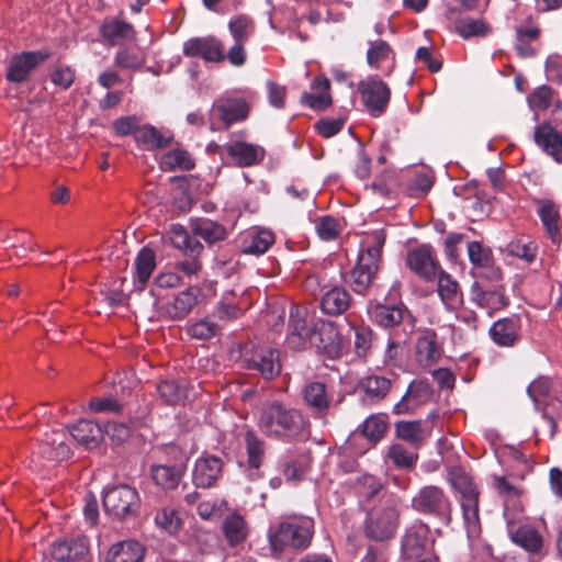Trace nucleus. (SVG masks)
<instances>
[{
    "instance_id": "nucleus-1",
    "label": "nucleus",
    "mask_w": 562,
    "mask_h": 562,
    "mask_svg": "<svg viewBox=\"0 0 562 562\" xmlns=\"http://www.w3.org/2000/svg\"><path fill=\"white\" fill-rule=\"evenodd\" d=\"M259 427L268 436L282 439L305 440L310 436V424L302 413L278 401L262 407Z\"/></svg>"
},
{
    "instance_id": "nucleus-2",
    "label": "nucleus",
    "mask_w": 562,
    "mask_h": 562,
    "mask_svg": "<svg viewBox=\"0 0 562 562\" xmlns=\"http://www.w3.org/2000/svg\"><path fill=\"white\" fill-rule=\"evenodd\" d=\"M385 239L383 229L373 231L363 239L357 265L350 272V282L355 292L362 294L371 285L379 271Z\"/></svg>"
},
{
    "instance_id": "nucleus-3",
    "label": "nucleus",
    "mask_w": 562,
    "mask_h": 562,
    "mask_svg": "<svg viewBox=\"0 0 562 562\" xmlns=\"http://www.w3.org/2000/svg\"><path fill=\"white\" fill-rule=\"evenodd\" d=\"M313 535L312 518H294L281 521L276 530L269 533V542L274 553H281L285 548L303 550L310 546Z\"/></svg>"
},
{
    "instance_id": "nucleus-4",
    "label": "nucleus",
    "mask_w": 562,
    "mask_h": 562,
    "mask_svg": "<svg viewBox=\"0 0 562 562\" xmlns=\"http://www.w3.org/2000/svg\"><path fill=\"white\" fill-rule=\"evenodd\" d=\"M451 485L460 494V504L465 529L469 536H477L481 531L479 516L480 492L471 476L462 470L451 472Z\"/></svg>"
},
{
    "instance_id": "nucleus-5",
    "label": "nucleus",
    "mask_w": 562,
    "mask_h": 562,
    "mask_svg": "<svg viewBox=\"0 0 562 562\" xmlns=\"http://www.w3.org/2000/svg\"><path fill=\"white\" fill-rule=\"evenodd\" d=\"M397 507L398 501L394 495H384L381 504L368 515L366 535L379 541L393 537L398 521Z\"/></svg>"
},
{
    "instance_id": "nucleus-6",
    "label": "nucleus",
    "mask_w": 562,
    "mask_h": 562,
    "mask_svg": "<svg viewBox=\"0 0 562 562\" xmlns=\"http://www.w3.org/2000/svg\"><path fill=\"white\" fill-rule=\"evenodd\" d=\"M412 508L423 515L439 519L445 525L451 521L452 506L442 488L426 485L412 498Z\"/></svg>"
},
{
    "instance_id": "nucleus-7",
    "label": "nucleus",
    "mask_w": 562,
    "mask_h": 562,
    "mask_svg": "<svg viewBox=\"0 0 562 562\" xmlns=\"http://www.w3.org/2000/svg\"><path fill=\"white\" fill-rule=\"evenodd\" d=\"M103 507L106 514L124 519L137 515L140 497L135 487L127 484L115 485L105 491Z\"/></svg>"
},
{
    "instance_id": "nucleus-8",
    "label": "nucleus",
    "mask_w": 562,
    "mask_h": 562,
    "mask_svg": "<svg viewBox=\"0 0 562 562\" xmlns=\"http://www.w3.org/2000/svg\"><path fill=\"white\" fill-rule=\"evenodd\" d=\"M241 361L247 370L258 372L262 379L268 381L276 379L282 370L280 351L270 347L245 348Z\"/></svg>"
},
{
    "instance_id": "nucleus-9",
    "label": "nucleus",
    "mask_w": 562,
    "mask_h": 562,
    "mask_svg": "<svg viewBox=\"0 0 562 562\" xmlns=\"http://www.w3.org/2000/svg\"><path fill=\"white\" fill-rule=\"evenodd\" d=\"M357 91L364 110L373 117L386 112L391 99L389 86L378 76H369L358 82Z\"/></svg>"
},
{
    "instance_id": "nucleus-10",
    "label": "nucleus",
    "mask_w": 562,
    "mask_h": 562,
    "mask_svg": "<svg viewBox=\"0 0 562 562\" xmlns=\"http://www.w3.org/2000/svg\"><path fill=\"white\" fill-rule=\"evenodd\" d=\"M50 56L52 53L47 49L13 54L7 64L5 79L12 83L26 82L32 72Z\"/></svg>"
},
{
    "instance_id": "nucleus-11",
    "label": "nucleus",
    "mask_w": 562,
    "mask_h": 562,
    "mask_svg": "<svg viewBox=\"0 0 562 562\" xmlns=\"http://www.w3.org/2000/svg\"><path fill=\"white\" fill-rule=\"evenodd\" d=\"M171 241L175 247L181 249L186 255L191 257L177 262L175 265L176 270L189 277L198 274L202 268V263L196 259V257L204 249L203 245L196 238L191 237L183 226L179 224L172 225Z\"/></svg>"
},
{
    "instance_id": "nucleus-12",
    "label": "nucleus",
    "mask_w": 562,
    "mask_h": 562,
    "mask_svg": "<svg viewBox=\"0 0 562 562\" xmlns=\"http://www.w3.org/2000/svg\"><path fill=\"white\" fill-rule=\"evenodd\" d=\"M406 263L415 274L426 282L435 281L442 269L434 248L426 244L408 250Z\"/></svg>"
},
{
    "instance_id": "nucleus-13",
    "label": "nucleus",
    "mask_w": 562,
    "mask_h": 562,
    "mask_svg": "<svg viewBox=\"0 0 562 562\" xmlns=\"http://www.w3.org/2000/svg\"><path fill=\"white\" fill-rule=\"evenodd\" d=\"M170 451L177 453L173 464L150 465V477L156 485L164 490H175L178 487L186 473L187 462L189 460L186 452L178 450L176 447L170 448Z\"/></svg>"
},
{
    "instance_id": "nucleus-14",
    "label": "nucleus",
    "mask_w": 562,
    "mask_h": 562,
    "mask_svg": "<svg viewBox=\"0 0 562 562\" xmlns=\"http://www.w3.org/2000/svg\"><path fill=\"white\" fill-rule=\"evenodd\" d=\"M224 462L214 454L202 453L194 462L192 483L198 488L215 486L223 473Z\"/></svg>"
},
{
    "instance_id": "nucleus-15",
    "label": "nucleus",
    "mask_w": 562,
    "mask_h": 562,
    "mask_svg": "<svg viewBox=\"0 0 562 562\" xmlns=\"http://www.w3.org/2000/svg\"><path fill=\"white\" fill-rule=\"evenodd\" d=\"M430 529L427 524L417 520L405 531L401 541V553L405 560L419 559L429 542Z\"/></svg>"
},
{
    "instance_id": "nucleus-16",
    "label": "nucleus",
    "mask_w": 562,
    "mask_h": 562,
    "mask_svg": "<svg viewBox=\"0 0 562 562\" xmlns=\"http://www.w3.org/2000/svg\"><path fill=\"white\" fill-rule=\"evenodd\" d=\"M186 57H201L207 63H221L225 59L224 45L214 36L192 37L183 44Z\"/></svg>"
},
{
    "instance_id": "nucleus-17",
    "label": "nucleus",
    "mask_w": 562,
    "mask_h": 562,
    "mask_svg": "<svg viewBox=\"0 0 562 562\" xmlns=\"http://www.w3.org/2000/svg\"><path fill=\"white\" fill-rule=\"evenodd\" d=\"M211 114L227 128L232 124L247 119L249 105L243 98L222 97L213 103Z\"/></svg>"
},
{
    "instance_id": "nucleus-18",
    "label": "nucleus",
    "mask_w": 562,
    "mask_h": 562,
    "mask_svg": "<svg viewBox=\"0 0 562 562\" xmlns=\"http://www.w3.org/2000/svg\"><path fill=\"white\" fill-rule=\"evenodd\" d=\"M202 291L199 286H189L179 292L171 302L161 306L160 311L165 318L180 321L187 317L198 304Z\"/></svg>"
},
{
    "instance_id": "nucleus-19",
    "label": "nucleus",
    "mask_w": 562,
    "mask_h": 562,
    "mask_svg": "<svg viewBox=\"0 0 562 562\" xmlns=\"http://www.w3.org/2000/svg\"><path fill=\"white\" fill-rule=\"evenodd\" d=\"M89 553V540L86 536L60 539L52 544L50 554L56 561H86Z\"/></svg>"
},
{
    "instance_id": "nucleus-20",
    "label": "nucleus",
    "mask_w": 562,
    "mask_h": 562,
    "mask_svg": "<svg viewBox=\"0 0 562 562\" xmlns=\"http://www.w3.org/2000/svg\"><path fill=\"white\" fill-rule=\"evenodd\" d=\"M432 389L426 380H414L409 383L405 394L394 405L393 413L403 415L413 413L418 406L430 401Z\"/></svg>"
},
{
    "instance_id": "nucleus-21",
    "label": "nucleus",
    "mask_w": 562,
    "mask_h": 562,
    "mask_svg": "<svg viewBox=\"0 0 562 562\" xmlns=\"http://www.w3.org/2000/svg\"><path fill=\"white\" fill-rule=\"evenodd\" d=\"M345 348L344 337L333 321L318 322V353L328 359H338Z\"/></svg>"
},
{
    "instance_id": "nucleus-22",
    "label": "nucleus",
    "mask_w": 562,
    "mask_h": 562,
    "mask_svg": "<svg viewBox=\"0 0 562 562\" xmlns=\"http://www.w3.org/2000/svg\"><path fill=\"white\" fill-rule=\"evenodd\" d=\"M520 329V317L513 314L494 322L488 329V335L496 346L510 348L519 341Z\"/></svg>"
},
{
    "instance_id": "nucleus-23",
    "label": "nucleus",
    "mask_w": 562,
    "mask_h": 562,
    "mask_svg": "<svg viewBox=\"0 0 562 562\" xmlns=\"http://www.w3.org/2000/svg\"><path fill=\"white\" fill-rule=\"evenodd\" d=\"M470 293L472 302L479 307L487 310L490 317L509 305V299L505 295L503 286L484 289L479 282H474Z\"/></svg>"
},
{
    "instance_id": "nucleus-24",
    "label": "nucleus",
    "mask_w": 562,
    "mask_h": 562,
    "mask_svg": "<svg viewBox=\"0 0 562 562\" xmlns=\"http://www.w3.org/2000/svg\"><path fill=\"white\" fill-rule=\"evenodd\" d=\"M225 150L235 165L240 168L259 165L266 156L263 147L243 140L226 144Z\"/></svg>"
},
{
    "instance_id": "nucleus-25",
    "label": "nucleus",
    "mask_w": 562,
    "mask_h": 562,
    "mask_svg": "<svg viewBox=\"0 0 562 562\" xmlns=\"http://www.w3.org/2000/svg\"><path fill=\"white\" fill-rule=\"evenodd\" d=\"M537 214L544 226V229L554 245H560L562 241L561 234V216L559 206L550 199H537Z\"/></svg>"
},
{
    "instance_id": "nucleus-26",
    "label": "nucleus",
    "mask_w": 562,
    "mask_h": 562,
    "mask_svg": "<svg viewBox=\"0 0 562 562\" xmlns=\"http://www.w3.org/2000/svg\"><path fill=\"white\" fill-rule=\"evenodd\" d=\"M37 456L47 461H63L70 457V448L67 443V432L53 430L45 435V439L38 445Z\"/></svg>"
},
{
    "instance_id": "nucleus-27",
    "label": "nucleus",
    "mask_w": 562,
    "mask_h": 562,
    "mask_svg": "<svg viewBox=\"0 0 562 562\" xmlns=\"http://www.w3.org/2000/svg\"><path fill=\"white\" fill-rule=\"evenodd\" d=\"M533 140L548 156L562 164V130L553 128L549 123L536 127Z\"/></svg>"
},
{
    "instance_id": "nucleus-28",
    "label": "nucleus",
    "mask_w": 562,
    "mask_h": 562,
    "mask_svg": "<svg viewBox=\"0 0 562 562\" xmlns=\"http://www.w3.org/2000/svg\"><path fill=\"white\" fill-rule=\"evenodd\" d=\"M100 33L111 46L133 42L136 38L134 26L116 18H108L100 26Z\"/></svg>"
},
{
    "instance_id": "nucleus-29",
    "label": "nucleus",
    "mask_w": 562,
    "mask_h": 562,
    "mask_svg": "<svg viewBox=\"0 0 562 562\" xmlns=\"http://www.w3.org/2000/svg\"><path fill=\"white\" fill-rule=\"evenodd\" d=\"M415 348L416 361L423 368L435 364L441 357V347L434 330H427L424 335L419 336Z\"/></svg>"
},
{
    "instance_id": "nucleus-30",
    "label": "nucleus",
    "mask_w": 562,
    "mask_h": 562,
    "mask_svg": "<svg viewBox=\"0 0 562 562\" xmlns=\"http://www.w3.org/2000/svg\"><path fill=\"white\" fill-rule=\"evenodd\" d=\"M507 530L510 540L526 551L537 553L541 550L542 537L533 527L528 525L517 526L515 522H508Z\"/></svg>"
},
{
    "instance_id": "nucleus-31",
    "label": "nucleus",
    "mask_w": 562,
    "mask_h": 562,
    "mask_svg": "<svg viewBox=\"0 0 562 562\" xmlns=\"http://www.w3.org/2000/svg\"><path fill=\"white\" fill-rule=\"evenodd\" d=\"M437 292L447 310H457L462 304V292L459 283L442 269L437 278Z\"/></svg>"
},
{
    "instance_id": "nucleus-32",
    "label": "nucleus",
    "mask_w": 562,
    "mask_h": 562,
    "mask_svg": "<svg viewBox=\"0 0 562 562\" xmlns=\"http://www.w3.org/2000/svg\"><path fill=\"white\" fill-rule=\"evenodd\" d=\"M145 548L135 540L114 543L108 551L105 562H143Z\"/></svg>"
},
{
    "instance_id": "nucleus-33",
    "label": "nucleus",
    "mask_w": 562,
    "mask_h": 562,
    "mask_svg": "<svg viewBox=\"0 0 562 562\" xmlns=\"http://www.w3.org/2000/svg\"><path fill=\"white\" fill-rule=\"evenodd\" d=\"M359 389L363 392L362 401L369 404H376L383 401L392 389V380L380 376L369 375L359 383Z\"/></svg>"
},
{
    "instance_id": "nucleus-34",
    "label": "nucleus",
    "mask_w": 562,
    "mask_h": 562,
    "mask_svg": "<svg viewBox=\"0 0 562 562\" xmlns=\"http://www.w3.org/2000/svg\"><path fill=\"white\" fill-rule=\"evenodd\" d=\"M245 450L247 453V470L251 479L258 476V471L263 464L266 443L254 430H247L244 436Z\"/></svg>"
},
{
    "instance_id": "nucleus-35",
    "label": "nucleus",
    "mask_w": 562,
    "mask_h": 562,
    "mask_svg": "<svg viewBox=\"0 0 562 562\" xmlns=\"http://www.w3.org/2000/svg\"><path fill=\"white\" fill-rule=\"evenodd\" d=\"M71 437L88 449L95 448L103 439L101 427L91 420H80L70 427Z\"/></svg>"
},
{
    "instance_id": "nucleus-36",
    "label": "nucleus",
    "mask_w": 562,
    "mask_h": 562,
    "mask_svg": "<svg viewBox=\"0 0 562 562\" xmlns=\"http://www.w3.org/2000/svg\"><path fill=\"white\" fill-rule=\"evenodd\" d=\"M192 237H201L207 244L212 245L217 241H222L227 237L226 228L212 220L198 218L191 224Z\"/></svg>"
},
{
    "instance_id": "nucleus-37",
    "label": "nucleus",
    "mask_w": 562,
    "mask_h": 562,
    "mask_svg": "<svg viewBox=\"0 0 562 562\" xmlns=\"http://www.w3.org/2000/svg\"><path fill=\"white\" fill-rule=\"evenodd\" d=\"M404 311L402 305L376 304L370 310V317L378 326L392 328L402 323Z\"/></svg>"
},
{
    "instance_id": "nucleus-38",
    "label": "nucleus",
    "mask_w": 562,
    "mask_h": 562,
    "mask_svg": "<svg viewBox=\"0 0 562 562\" xmlns=\"http://www.w3.org/2000/svg\"><path fill=\"white\" fill-rule=\"evenodd\" d=\"M134 140L144 146L148 150L156 148H164L168 146L172 140L171 133H161L155 126L146 124L138 127L135 133Z\"/></svg>"
},
{
    "instance_id": "nucleus-39",
    "label": "nucleus",
    "mask_w": 562,
    "mask_h": 562,
    "mask_svg": "<svg viewBox=\"0 0 562 562\" xmlns=\"http://www.w3.org/2000/svg\"><path fill=\"white\" fill-rule=\"evenodd\" d=\"M135 281L138 283L139 289L143 290L156 268V254L155 251L145 246L143 247L135 258Z\"/></svg>"
},
{
    "instance_id": "nucleus-40",
    "label": "nucleus",
    "mask_w": 562,
    "mask_h": 562,
    "mask_svg": "<svg viewBox=\"0 0 562 562\" xmlns=\"http://www.w3.org/2000/svg\"><path fill=\"white\" fill-rule=\"evenodd\" d=\"M350 304L349 293L340 286H334L322 296L321 307L324 313L329 315H339L344 313Z\"/></svg>"
},
{
    "instance_id": "nucleus-41",
    "label": "nucleus",
    "mask_w": 562,
    "mask_h": 562,
    "mask_svg": "<svg viewBox=\"0 0 562 562\" xmlns=\"http://www.w3.org/2000/svg\"><path fill=\"white\" fill-rule=\"evenodd\" d=\"M540 34L541 30L539 26H517L515 44L517 55L521 58H531L536 56L537 50L531 46V43L537 41Z\"/></svg>"
},
{
    "instance_id": "nucleus-42",
    "label": "nucleus",
    "mask_w": 562,
    "mask_h": 562,
    "mask_svg": "<svg viewBox=\"0 0 562 562\" xmlns=\"http://www.w3.org/2000/svg\"><path fill=\"white\" fill-rule=\"evenodd\" d=\"M454 30L463 40L471 37H485L492 33V27L482 19L463 18L457 19Z\"/></svg>"
},
{
    "instance_id": "nucleus-43",
    "label": "nucleus",
    "mask_w": 562,
    "mask_h": 562,
    "mask_svg": "<svg viewBox=\"0 0 562 562\" xmlns=\"http://www.w3.org/2000/svg\"><path fill=\"white\" fill-rule=\"evenodd\" d=\"M222 530L232 547L239 544L247 537L246 521L239 514L228 515L222 524Z\"/></svg>"
},
{
    "instance_id": "nucleus-44",
    "label": "nucleus",
    "mask_w": 562,
    "mask_h": 562,
    "mask_svg": "<svg viewBox=\"0 0 562 562\" xmlns=\"http://www.w3.org/2000/svg\"><path fill=\"white\" fill-rule=\"evenodd\" d=\"M228 30L234 42L246 44L256 32V23L251 16L238 14L229 20Z\"/></svg>"
},
{
    "instance_id": "nucleus-45",
    "label": "nucleus",
    "mask_w": 562,
    "mask_h": 562,
    "mask_svg": "<svg viewBox=\"0 0 562 562\" xmlns=\"http://www.w3.org/2000/svg\"><path fill=\"white\" fill-rule=\"evenodd\" d=\"M396 437L418 448L425 440V434L420 420H400L395 423Z\"/></svg>"
},
{
    "instance_id": "nucleus-46",
    "label": "nucleus",
    "mask_w": 562,
    "mask_h": 562,
    "mask_svg": "<svg viewBox=\"0 0 562 562\" xmlns=\"http://www.w3.org/2000/svg\"><path fill=\"white\" fill-rule=\"evenodd\" d=\"M274 243V235L267 229H261L248 234V238L244 240L243 252L247 255H262Z\"/></svg>"
},
{
    "instance_id": "nucleus-47",
    "label": "nucleus",
    "mask_w": 562,
    "mask_h": 562,
    "mask_svg": "<svg viewBox=\"0 0 562 562\" xmlns=\"http://www.w3.org/2000/svg\"><path fill=\"white\" fill-rule=\"evenodd\" d=\"M161 168L167 171L177 169L189 171L195 167V162L188 150L172 149L161 157Z\"/></svg>"
},
{
    "instance_id": "nucleus-48",
    "label": "nucleus",
    "mask_w": 562,
    "mask_h": 562,
    "mask_svg": "<svg viewBox=\"0 0 562 562\" xmlns=\"http://www.w3.org/2000/svg\"><path fill=\"white\" fill-rule=\"evenodd\" d=\"M389 427L387 416L383 414H373L369 416L360 426V431L370 442L380 441Z\"/></svg>"
},
{
    "instance_id": "nucleus-49",
    "label": "nucleus",
    "mask_w": 562,
    "mask_h": 562,
    "mask_svg": "<svg viewBox=\"0 0 562 562\" xmlns=\"http://www.w3.org/2000/svg\"><path fill=\"white\" fill-rule=\"evenodd\" d=\"M353 331V351L358 358L366 359L371 353V350L376 340V335L371 329V327L367 325L355 326Z\"/></svg>"
},
{
    "instance_id": "nucleus-50",
    "label": "nucleus",
    "mask_w": 562,
    "mask_h": 562,
    "mask_svg": "<svg viewBox=\"0 0 562 562\" xmlns=\"http://www.w3.org/2000/svg\"><path fill=\"white\" fill-rule=\"evenodd\" d=\"M157 393L166 405L175 406L186 398L184 389L176 380H162L157 383Z\"/></svg>"
},
{
    "instance_id": "nucleus-51",
    "label": "nucleus",
    "mask_w": 562,
    "mask_h": 562,
    "mask_svg": "<svg viewBox=\"0 0 562 562\" xmlns=\"http://www.w3.org/2000/svg\"><path fill=\"white\" fill-rule=\"evenodd\" d=\"M220 330L221 326L215 321V315H211L189 326L188 334L194 339L207 340L216 336Z\"/></svg>"
},
{
    "instance_id": "nucleus-52",
    "label": "nucleus",
    "mask_w": 562,
    "mask_h": 562,
    "mask_svg": "<svg viewBox=\"0 0 562 562\" xmlns=\"http://www.w3.org/2000/svg\"><path fill=\"white\" fill-rule=\"evenodd\" d=\"M395 56L391 45L382 40L369 42L367 50V63L371 68L378 69L382 61Z\"/></svg>"
},
{
    "instance_id": "nucleus-53",
    "label": "nucleus",
    "mask_w": 562,
    "mask_h": 562,
    "mask_svg": "<svg viewBox=\"0 0 562 562\" xmlns=\"http://www.w3.org/2000/svg\"><path fill=\"white\" fill-rule=\"evenodd\" d=\"M389 459L393 464L403 470H411L415 467L418 456L416 453H409L402 445L394 443L387 451Z\"/></svg>"
},
{
    "instance_id": "nucleus-54",
    "label": "nucleus",
    "mask_w": 562,
    "mask_h": 562,
    "mask_svg": "<svg viewBox=\"0 0 562 562\" xmlns=\"http://www.w3.org/2000/svg\"><path fill=\"white\" fill-rule=\"evenodd\" d=\"M339 221L330 215L318 216V238L325 241L335 240L341 234Z\"/></svg>"
},
{
    "instance_id": "nucleus-55",
    "label": "nucleus",
    "mask_w": 562,
    "mask_h": 562,
    "mask_svg": "<svg viewBox=\"0 0 562 562\" xmlns=\"http://www.w3.org/2000/svg\"><path fill=\"white\" fill-rule=\"evenodd\" d=\"M232 297H235L233 290L223 294L221 302L216 306V312L213 314L215 317L228 321L239 316L240 307L237 303L232 301Z\"/></svg>"
},
{
    "instance_id": "nucleus-56",
    "label": "nucleus",
    "mask_w": 562,
    "mask_h": 562,
    "mask_svg": "<svg viewBox=\"0 0 562 562\" xmlns=\"http://www.w3.org/2000/svg\"><path fill=\"white\" fill-rule=\"evenodd\" d=\"M346 122V114H339L336 117L318 119V136L330 138L337 135L344 128Z\"/></svg>"
},
{
    "instance_id": "nucleus-57",
    "label": "nucleus",
    "mask_w": 562,
    "mask_h": 562,
    "mask_svg": "<svg viewBox=\"0 0 562 562\" xmlns=\"http://www.w3.org/2000/svg\"><path fill=\"white\" fill-rule=\"evenodd\" d=\"M510 255L525 259L531 262L536 258L537 246L532 241H527L524 238L512 240L507 245Z\"/></svg>"
},
{
    "instance_id": "nucleus-58",
    "label": "nucleus",
    "mask_w": 562,
    "mask_h": 562,
    "mask_svg": "<svg viewBox=\"0 0 562 562\" xmlns=\"http://www.w3.org/2000/svg\"><path fill=\"white\" fill-rule=\"evenodd\" d=\"M307 307L305 305H293L290 311L289 333L303 334L310 330L306 323Z\"/></svg>"
},
{
    "instance_id": "nucleus-59",
    "label": "nucleus",
    "mask_w": 562,
    "mask_h": 562,
    "mask_svg": "<svg viewBox=\"0 0 562 562\" xmlns=\"http://www.w3.org/2000/svg\"><path fill=\"white\" fill-rule=\"evenodd\" d=\"M382 487V483L371 474H363L358 481V493L366 501L373 499Z\"/></svg>"
},
{
    "instance_id": "nucleus-60",
    "label": "nucleus",
    "mask_w": 562,
    "mask_h": 562,
    "mask_svg": "<svg viewBox=\"0 0 562 562\" xmlns=\"http://www.w3.org/2000/svg\"><path fill=\"white\" fill-rule=\"evenodd\" d=\"M143 63L140 55L130 48H122L114 56V65L123 69H139Z\"/></svg>"
},
{
    "instance_id": "nucleus-61",
    "label": "nucleus",
    "mask_w": 562,
    "mask_h": 562,
    "mask_svg": "<svg viewBox=\"0 0 562 562\" xmlns=\"http://www.w3.org/2000/svg\"><path fill=\"white\" fill-rule=\"evenodd\" d=\"M553 90L547 86L538 87L529 97L528 102L531 109L533 110H547L552 101Z\"/></svg>"
},
{
    "instance_id": "nucleus-62",
    "label": "nucleus",
    "mask_w": 562,
    "mask_h": 562,
    "mask_svg": "<svg viewBox=\"0 0 562 562\" xmlns=\"http://www.w3.org/2000/svg\"><path fill=\"white\" fill-rule=\"evenodd\" d=\"M316 333V325H310V330L303 334L288 333L285 337V346L292 350H303L312 345V336Z\"/></svg>"
},
{
    "instance_id": "nucleus-63",
    "label": "nucleus",
    "mask_w": 562,
    "mask_h": 562,
    "mask_svg": "<svg viewBox=\"0 0 562 562\" xmlns=\"http://www.w3.org/2000/svg\"><path fill=\"white\" fill-rule=\"evenodd\" d=\"M112 127L117 136L132 135L135 138V133L139 127V119L135 115L122 116L113 122Z\"/></svg>"
},
{
    "instance_id": "nucleus-64",
    "label": "nucleus",
    "mask_w": 562,
    "mask_h": 562,
    "mask_svg": "<svg viewBox=\"0 0 562 562\" xmlns=\"http://www.w3.org/2000/svg\"><path fill=\"white\" fill-rule=\"evenodd\" d=\"M468 255L471 263L479 267H488L491 263V251L485 249L479 241L468 244Z\"/></svg>"
}]
</instances>
